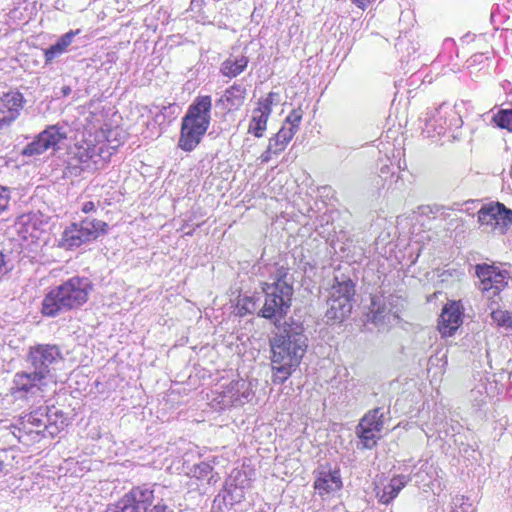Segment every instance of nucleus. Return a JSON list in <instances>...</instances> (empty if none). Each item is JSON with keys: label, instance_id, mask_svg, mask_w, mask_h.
<instances>
[{"label": "nucleus", "instance_id": "nucleus-26", "mask_svg": "<svg viewBox=\"0 0 512 512\" xmlns=\"http://www.w3.org/2000/svg\"><path fill=\"white\" fill-rule=\"evenodd\" d=\"M269 117V115L263 112H258V109H254L249 123L248 132L257 138L262 137L267 128V121Z\"/></svg>", "mask_w": 512, "mask_h": 512}, {"label": "nucleus", "instance_id": "nucleus-8", "mask_svg": "<svg viewBox=\"0 0 512 512\" xmlns=\"http://www.w3.org/2000/svg\"><path fill=\"white\" fill-rule=\"evenodd\" d=\"M155 486L143 484L133 487L116 503L108 505L105 512H147L154 501Z\"/></svg>", "mask_w": 512, "mask_h": 512}, {"label": "nucleus", "instance_id": "nucleus-9", "mask_svg": "<svg viewBox=\"0 0 512 512\" xmlns=\"http://www.w3.org/2000/svg\"><path fill=\"white\" fill-rule=\"evenodd\" d=\"M67 138L66 129L59 124L48 126L45 130L29 144H27L22 154L24 156L40 155L52 148L59 149V144Z\"/></svg>", "mask_w": 512, "mask_h": 512}, {"label": "nucleus", "instance_id": "nucleus-32", "mask_svg": "<svg viewBox=\"0 0 512 512\" xmlns=\"http://www.w3.org/2000/svg\"><path fill=\"white\" fill-rule=\"evenodd\" d=\"M495 209L496 215H498L500 233L502 234L512 224V210L499 202L495 204Z\"/></svg>", "mask_w": 512, "mask_h": 512}, {"label": "nucleus", "instance_id": "nucleus-14", "mask_svg": "<svg viewBox=\"0 0 512 512\" xmlns=\"http://www.w3.org/2000/svg\"><path fill=\"white\" fill-rule=\"evenodd\" d=\"M462 323V314L455 304L444 307L438 322V330L442 336H452Z\"/></svg>", "mask_w": 512, "mask_h": 512}, {"label": "nucleus", "instance_id": "nucleus-16", "mask_svg": "<svg viewBox=\"0 0 512 512\" xmlns=\"http://www.w3.org/2000/svg\"><path fill=\"white\" fill-rule=\"evenodd\" d=\"M354 295L355 283L351 278L343 273L335 274L329 296L340 302L345 299L346 302L352 303Z\"/></svg>", "mask_w": 512, "mask_h": 512}, {"label": "nucleus", "instance_id": "nucleus-6", "mask_svg": "<svg viewBox=\"0 0 512 512\" xmlns=\"http://www.w3.org/2000/svg\"><path fill=\"white\" fill-rule=\"evenodd\" d=\"M262 291L265 299L262 308L258 312L260 317L266 319L281 318L288 313L294 292L293 287H288L286 284L281 288L263 285Z\"/></svg>", "mask_w": 512, "mask_h": 512}, {"label": "nucleus", "instance_id": "nucleus-17", "mask_svg": "<svg viewBox=\"0 0 512 512\" xmlns=\"http://www.w3.org/2000/svg\"><path fill=\"white\" fill-rule=\"evenodd\" d=\"M80 33V30H70L67 33L59 37L55 44L44 50V62L45 65L51 64L56 58L60 57L64 53L69 52V47L74 41L76 35Z\"/></svg>", "mask_w": 512, "mask_h": 512}, {"label": "nucleus", "instance_id": "nucleus-41", "mask_svg": "<svg viewBox=\"0 0 512 512\" xmlns=\"http://www.w3.org/2000/svg\"><path fill=\"white\" fill-rule=\"evenodd\" d=\"M212 466L209 463L201 462L194 466L192 472L198 479L206 478L212 472Z\"/></svg>", "mask_w": 512, "mask_h": 512}, {"label": "nucleus", "instance_id": "nucleus-37", "mask_svg": "<svg viewBox=\"0 0 512 512\" xmlns=\"http://www.w3.org/2000/svg\"><path fill=\"white\" fill-rule=\"evenodd\" d=\"M258 308V302L253 296H244L238 301L240 315L253 314Z\"/></svg>", "mask_w": 512, "mask_h": 512}, {"label": "nucleus", "instance_id": "nucleus-30", "mask_svg": "<svg viewBox=\"0 0 512 512\" xmlns=\"http://www.w3.org/2000/svg\"><path fill=\"white\" fill-rule=\"evenodd\" d=\"M223 491L227 497L228 504H230L231 507L240 503L245 496L243 487L238 486L234 481L226 482Z\"/></svg>", "mask_w": 512, "mask_h": 512}, {"label": "nucleus", "instance_id": "nucleus-44", "mask_svg": "<svg viewBox=\"0 0 512 512\" xmlns=\"http://www.w3.org/2000/svg\"><path fill=\"white\" fill-rule=\"evenodd\" d=\"M9 201H10V195H9V191L0 186V212H2L3 210H5L9 204Z\"/></svg>", "mask_w": 512, "mask_h": 512}, {"label": "nucleus", "instance_id": "nucleus-39", "mask_svg": "<svg viewBox=\"0 0 512 512\" xmlns=\"http://www.w3.org/2000/svg\"><path fill=\"white\" fill-rule=\"evenodd\" d=\"M446 113L448 120V129H458L463 125V120L459 113L457 112V110L455 109V107H452L447 104Z\"/></svg>", "mask_w": 512, "mask_h": 512}, {"label": "nucleus", "instance_id": "nucleus-2", "mask_svg": "<svg viewBox=\"0 0 512 512\" xmlns=\"http://www.w3.org/2000/svg\"><path fill=\"white\" fill-rule=\"evenodd\" d=\"M87 277L74 276L52 288L43 298L41 313L45 317H57L84 305L92 290Z\"/></svg>", "mask_w": 512, "mask_h": 512}, {"label": "nucleus", "instance_id": "nucleus-20", "mask_svg": "<svg viewBox=\"0 0 512 512\" xmlns=\"http://www.w3.org/2000/svg\"><path fill=\"white\" fill-rule=\"evenodd\" d=\"M341 487L342 481L338 470L321 472L314 482V488L320 495L338 491Z\"/></svg>", "mask_w": 512, "mask_h": 512}, {"label": "nucleus", "instance_id": "nucleus-47", "mask_svg": "<svg viewBox=\"0 0 512 512\" xmlns=\"http://www.w3.org/2000/svg\"><path fill=\"white\" fill-rule=\"evenodd\" d=\"M443 207L440 206H425L422 207V214L428 215V214H440L443 215Z\"/></svg>", "mask_w": 512, "mask_h": 512}, {"label": "nucleus", "instance_id": "nucleus-7", "mask_svg": "<svg viewBox=\"0 0 512 512\" xmlns=\"http://www.w3.org/2000/svg\"><path fill=\"white\" fill-rule=\"evenodd\" d=\"M64 357L60 347L56 344H37L30 347L28 362L33 372L45 379L50 376L51 371L63 361Z\"/></svg>", "mask_w": 512, "mask_h": 512}, {"label": "nucleus", "instance_id": "nucleus-33", "mask_svg": "<svg viewBox=\"0 0 512 512\" xmlns=\"http://www.w3.org/2000/svg\"><path fill=\"white\" fill-rule=\"evenodd\" d=\"M492 122L501 129L512 132V109H501L492 117Z\"/></svg>", "mask_w": 512, "mask_h": 512}, {"label": "nucleus", "instance_id": "nucleus-27", "mask_svg": "<svg viewBox=\"0 0 512 512\" xmlns=\"http://www.w3.org/2000/svg\"><path fill=\"white\" fill-rule=\"evenodd\" d=\"M294 135L293 130L286 129V125H283L277 134L269 139V144L280 154L286 149Z\"/></svg>", "mask_w": 512, "mask_h": 512}, {"label": "nucleus", "instance_id": "nucleus-18", "mask_svg": "<svg viewBox=\"0 0 512 512\" xmlns=\"http://www.w3.org/2000/svg\"><path fill=\"white\" fill-rule=\"evenodd\" d=\"M245 98L246 88L240 83H234L224 91L218 104L227 111L238 110L244 104Z\"/></svg>", "mask_w": 512, "mask_h": 512}, {"label": "nucleus", "instance_id": "nucleus-49", "mask_svg": "<svg viewBox=\"0 0 512 512\" xmlns=\"http://www.w3.org/2000/svg\"><path fill=\"white\" fill-rule=\"evenodd\" d=\"M70 92H71L70 87H64V88H63V94H64V95H68Z\"/></svg>", "mask_w": 512, "mask_h": 512}, {"label": "nucleus", "instance_id": "nucleus-45", "mask_svg": "<svg viewBox=\"0 0 512 512\" xmlns=\"http://www.w3.org/2000/svg\"><path fill=\"white\" fill-rule=\"evenodd\" d=\"M12 269L6 255L0 250V279Z\"/></svg>", "mask_w": 512, "mask_h": 512}, {"label": "nucleus", "instance_id": "nucleus-29", "mask_svg": "<svg viewBox=\"0 0 512 512\" xmlns=\"http://www.w3.org/2000/svg\"><path fill=\"white\" fill-rule=\"evenodd\" d=\"M355 432L361 440L363 448L372 449L374 446H376L377 440L379 439L376 434L380 433L381 431L366 427L361 428V426H357Z\"/></svg>", "mask_w": 512, "mask_h": 512}, {"label": "nucleus", "instance_id": "nucleus-22", "mask_svg": "<svg viewBox=\"0 0 512 512\" xmlns=\"http://www.w3.org/2000/svg\"><path fill=\"white\" fill-rule=\"evenodd\" d=\"M327 306L328 307L325 313L327 323L342 322L352 310V303L346 302L345 299L340 302L338 299L332 298L330 296L327 300Z\"/></svg>", "mask_w": 512, "mask_h": 512}, {"label": "nucleus", "instance_id": "nucleus-43", "mask_svg": "<svg viewBox=\"0 0 512 512\" xmlns=\"http://www.w3.org/2000/svg\"><path fill=\"white\" fill-rule=\"evenodd\" d=\"M454 504L456 506V509H454L452 512H472L471 505H467L464 503V497H455Z\"/></svg>", "mask_w": 512, "mask_h": 512}, {"label": "nucleus", "instance_id": "nucleus-11", "mask_svg": "<svg viewBox=\"0 0 512 512\" xmlns=\"http://www.w3.org/2000/svg\"><path fill=\"white\" fill-rule=\"evenodd\" d=\"M447 104L443 103L438 108L430 109L426 112L424 121V127L422 132L427 137H435L445 134L448 129L447 120Z\"/></svg>", "mask_w": 512, "mask_h": 512}, {"label": "nucleus", "instance_id": "nucleus-23", "mask_svg": "<svg viewBox=\"0 0 512 512\" xmlns=\"http://www.w3.org/2000/svg\"><path fill=\"white\" fill-rule=\"evenodd\" d=\"M223 393L226 402L231 405H242L243 400H247L249 397L247 385L243 380L230 382Z\"/></svg>", "mask_w": 512, "mask_h": 512}, {"label": "nucleus", "instance_id": "nucleus-42", "mask_svg": "<svg viewBox=\"0 0 512 512\" xmlns=\"http://www.w3.org/2000/svg\"><path fill=\"white\" fill-rule=\"evenodd\" d=\"M27 422L37 428L43 427L44 431L49 430V428H50L47 425L46 417H44V418L39 417L38 412L30 413L27 417Z\"/></svg>", "mask_w": 512, "mask_h": 512}, {"label": "nucleus", "instance_id": "nucleus-50", "mask_svg": "<svg viewBox=\"0 0 512 512\" xmlns=\"http://www.w3.org/2000/svg\"><path fill=\"white\" fill-rule=\"evenodd\" d=\"M2 468H3V462H2V460H0V471L2 470Z\"/></svg>", "mask_w": 512, "mask_h": 512}, {"label": "nucleus", "instance_id": "nucleus-31", "mask_svg": "<svg viewBox=\"0 0 512 512\" xmlns=\"http://www.w3.org/2000/svg\"><path fill=\"white\" fill-rule=\"evenodd\" d=\"M385 298L389 306L390 315L393 316V320L398 321L400 319V314L405 307V298L399 294H390L385 296Z\"/></svg>", "mask_w": 512, "mask_h": 512}, {"label": "nucleus", "instance_id": "nucleus-51", "mask_svg": "<svg viewBox=\"0 0 512 512\" xmlns=\"http://www.w3.org/2000/svg\"><path fill=\"white\" fill-rule=\"evenodd\" d=\"M510 174H511V176H512V165H511V169H510Z\"/></svg>", "mask_w": 512, "mask_h": 512}, {"label": "nucleus", "instance_id": "nucleus-1", "mask_svg": "<svg viewBox=\"0 0 512 512\" xmlns=\"http://www.w3.org/2000/svg\"><path fill=\"white\" fill-rule=\"evenodd\" d=\"M308 348L304 327L298 323H285L270 339L272 382L284 384L300 365Z\"/></svg>", "mask_w": 512, "mask_h": 512}, {"label": "nucleus", "instance_id": "nucleus-13", "mask_svg": "<svg viewBox=\"0 0 512 512\" xmlns=\"http://www.w3.org/2000/svg\"><path fill=\"white\" fill-rule=\"evenodd\" d=\"M100 157L99 152L95 146L86 145L75 147L73 157L68 162V167L75 170V174H79L82 171L89 169L90 162L96 164L95 158Z\"/></svg>", "mask_w": 512, "mask_h": 512}, {"label": "nucleus", "instance_id": "nucleus-48", "mask_svg": "<svg viewBox=\"0 0 512 512\" xmlns=\"http://www.w3.org/2000/svg\"><path fill=\"white\" fill-rule=\"evenodd\" d=\"M96 203L93 201H87L82 204L81 211L85 214L96 212Z\"/></svg>", "mask_w": 512, "mask_h": 512}, {"label": "nucleus", "instance_id": "nucleus-4", "mask_svg": "<svg viewBox=\"0 0 512 512\" xmlns=\"http://www.w3.org/2000/svg\"><path fill=\"white\" fill-rule=\"evenodd\" d=\"M108 231V224L104 221L86 217L80 222H74L62 232L58 242L60 248L72 250L81 245L96 240Z\"/></svg>", "mask_w": 512, "mask_h": 512}, {"label": "nucleus", "instance_id": "nucleus-3", "mask_svg": "<svg viewBox=\"0 0 512 512\" xmlns=\"http://www.w3.org/2000/svg\"><path fill=\"white\" fill-rule=\"evenodd\" d=\"M211 96H198L182 118L178 147L185 152L193 151L206 134L211 121Z\"/></svg>", "mask_w": 512, "mask_h": 512}, {"label": "nucleus", "instance_id": "nucleus-36", "mask_svg": "<svg viewBox=\"0 0 512 512\" xmlns=\"http://www.w3.org/2000/svg\"><path fill=\"white\" fill-rule=\"evenodd\" d=\"M379 177L382 180H384V182H389L388 189L392 188V187L398 188L399 187V185H398L399 183L403 184V181L400 178V176L399 175H395V171H391V168L388 165H383L380 168Z\"/></svg>", "mask_w": 512, "mask_h": 512}, {"label": "nucleus", "instance_id": "nucleus-12", "mask_svg": "<svg viewBox=\"0 0 512 512\" xmlns=\"http://www.w3.org/2000/svg\"><path fill=\"white\" fill-rule=\"evenodd\" d=\"M1 102L6 110L1 109L0 128L10 125L19 117L25 100L22 93L10 91L2 96Z\"/></svg>", "mask_w": 512, "mask_h": 512}, {"label": "nucleus", "instance_id": "nucleus-34", "mask_svg": "<svg viewBox=\"0 0 512 512\" xmlns=\"http://www.w3.org/2000/svg\"><path fill=\"white\" fill-rule=\"evenodd\" d=\"M491 318L499 328L509 331L512 329V317L508 311L495 309L491 312Z\"/></svg>", "mask_w": 512, "mask_h": 512}, {"label": "nucleus", "instance_id": "nucleus-5", "mask_svg": "<svg viewBox=\"0 0 512 512\" xmlns=\"http://www.w3.org/2000/svg\"><path fill=\"white\" fill-rule=\"evenodd\" d=\"M43 380L33 371L17 372L14 374L8 393L3 400L8 403H16L19 408H23L37 397H42Z\"/></svg>", "mask_w": 512, "mask_h": 512}, {"label": "nucleus", "instance_id": "nucleus-40", "mask_svg": "<svg viewBox=\"0 0 512 512\" xmlns=\"http://www.w3.org/2000/svg\"><path fill=\"white\" fill-rule=\"evenodd\" d=\"M224 508H231L230 504H228L227 497L222 490L218 493V495L214 498L212 510L213 512H223Z\"/></svg>", "mask_w": 512, "mask_h": 512}, {"label": "nucleus", "instance_id": "nucleus-46", "mask_svg": "<svg viewBox=\"0 0 512 512\" xmlns=\"http://www.w3.org/2000/svg\"><path fill=\"white\" fill-rule=\"evenodd\" d=\"M273 155H279V153L268 143L267 149L260 156V160L262 163H268Z\"/></svg>", "mask_w": 512, "mask_h": 512}, {"label": "nucleus", "instance_id": "nucleus-35", "mask_svg": "<svg viewBox=\"0 0 512 512\" xmlns=\"http://www.w3.org/2000/svg\"><path fill=\"white\" fill-rule=\"evenodd\" d=\"M280 103V95L277 92L271 91L265 98H261L258 101V112H263L267 115H271L272 106Z\"/></svg>", "mask_w": 512, "mask_h": 512}, {"label": "nucleus", "instance_id": "nucleus-10", "mask_svg": "<svg viewBox=\"0 0 512 512\" xmlns=\"http://www.w3.org/2000/svg\"><path fill=\"white\" fill-rule=\"evenodd\" d=\"M476 275L480 280L479 289L486 293L488 298L498 295L508 284L509 280L507 271H500L488 264L477 265Z\"/></svg>", "mask_w": 512, "mask_h": 512}, {"label": "nucleus", "instance_id": "nucleus-15", "mask_svg": "<svg viewBox=\"0 0 512 512\" xmlns=\"http://www.w3.org/2000/svg\"><path fill=\"white\" fill-rule=\"evenodd\" d=\"M411 481L410 476H394L383 488L376 487V498L381 504L388 505L400 493V491Z\"/></svg>", "mask_w": 512, "mask_h": 512}, {"label": "nucleus", "instance_id": "nucleus-38", "mask_svg": "<svg viewBox=\"0 0 512 512\" xmlns=\"http://www.w3.org/2000/svg\"><path fill=\"white\" fill-rule=\"evenodd\" d=\"M302 116H303V112L300 108L293 109L289 113V115L286 117L283 125H286V129H291V130H293L294 134H296V132L299 129V125L301 123Z\"/></svg>", "mask_w": 512, "mask_h": 512}, {"label": "nucleus", "instance_id": "nucleus-24", "mask_svg": "<svg viewBox=\"0 0 512 512\" xmlns=\"http://www.w3.org/2000/svg\"><path fill=\"white\" fill-rule=\"evenodd\" d=\"M478 222L481 226H484L487 231H498L500 233L495 205L482 207L478 212Z\"/></svg>", "mask_w": 512, "mask_h": 512}, {"label": "nucleus", "instance_id": "nucleus-28", "mask_svg": "<svg viewBox=\"0 0 512 512\" xmlns=\"http://www.w3.org/2000/svg\"><path fill=\"white\" fill-rule=\"evenodd\" d=\"M273 280L274 281L272 283H264L263 285L281 288V286L286 284L288 287H293L292 275L289 273V269L284 266H280L275 269L273 273Z\"/></svg>", "mask_w": 512, "mask_h": 512}, {"label": "nucleus", "instance_id": "nucleus-19", "mask_svg": "<svg viewBox=\"0 0 512 512\" xmlns=\"http://www.w3.org/2000/svg\"><path fill=\"white\" fill-rule=\"evenodd\" d=\"M370 320L376 325L392 324L395 322L390 315L389 306L384 295H374L370 305Z\"/></svg>", "mask_w": 512, "mask_h": 512}, {"label": "nucleus", "instance_id": "nucleus-21", "mask_svg": "<svg viewBox=\"0 0 512 512\" xmlns=\"http://www.w3.org/2000/svg\"><path fill=\"white\" fill-rule=\"evenodd\" d=\"M249 63L246 55H230L220 65V73L229 79L236 78L245 71Z\"/></svg>", "mask_w": 512, "mask_h": 512}, {"label": "nucleus", "instance_id": "nucleus-25", "mask_svg": "<svg viewBox=\"0 0 512 512\" xmlns=\"http://www.w3.org/2000/svg\"><path fill=\"white\" fill-rule=\"evenodd\" d=\"M384 413L381 408H374L368 411L360 420L357 426L371 428L381 431L384 426Z\"/></svg>", "mask_w": 512, "mask_h": 512}]
</instances>
